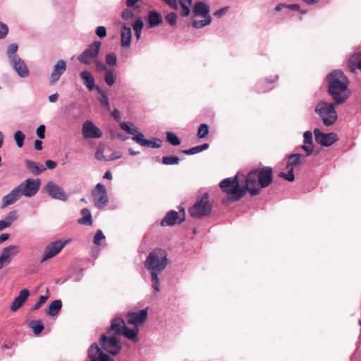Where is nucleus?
Here are the masks:
<instances>
[{"mask_svg": "<svg viewBox=\"0 0 361 361\" xmlns=\"http://www.w3.org/2000/svg\"><path fill=\"white\" fill-rule=\"evenodd\" d=\"M273 180V169L265 166L250 171L246 175L238 173L233 178H227L219 183L222 191L229 195L228 200L238 201L248 192L251 196L260 193Z\"/></svg>", "mask_w": 361, "mask_h": 361, "instance_id": "obj_1", "label": "nucleus"}, {"mask_svg": "<svg viewBox=\"0 0 361 361\" xmlns=\"http://www.w3.org/2000/svg\"><path fill=\"white\" fill-rule=\"evenodd\" d=\"M327 80L328 92L335 103H344L351 94L348 77L341 71H334L328 75Z\"/></svg>", "mask_w": 361, "mask_h": 361, "instance_id": "obj_2", "label": "nucleus"}, {"mask_svg": "<svg viewBox=\"0 0 361 361\" xmlns=\"http://www.w3.org/2000/svg\"><path fill=\"white\" fill-rule=\"evenodd\" d=\"M166 256L164 250L157 248L149 252L145 262V267L150 272L152 287L156 292L159 291L158 274L164 271L168 264Z\"/></svg>", "mask_w": 361, "mask_h": 361, "instance_id": "obj_3", "label": "nucleus"}, {"mask_svg": "<svg viewBox=\"0 0 361 361\" xmlns=\"http://www.w3.org/2000/svg\"><path fill=\"white\" fill-rule=\"evenodd\" d=\"M338 104L335 102L328 103L322 101L316 105L314 111L319 116L324 126H330L337 121L338 115L335 107Z\"/></svg>", "mask_w": 361, "mask_h": 361, "instance_id": "obj_4", "label": "nucleus"}, {"mask_svg": "<svg viewBox=\"0 0 361 361\" xmlns=\"http://www.w3.org/2000/svg\"><path fill=\"white\" fill-rule=\"evenodd\" d=\"M212 204L209 201V194L204 193L201 197L198 198L196 202L192 206L188 212L190 215L195 219H202L211 214Z\"/></svg>", "mask_w": 361, "mask_h": 361, "instance_id": "obj_5", "label": "nucleus"}, {"mask_svg": "<svg viewBox=\"0 0 361 361\" xmlns=\"http://www.w3.org/2000/svg\"><path fill=\"white\" fill-rule=\"evenodd\" d=\"M121 128L128 134L133 135V140L142 147H148L151 148H158L160 147L156 142L149 140L145 138L142 133H140L137 128H133L134 125L130 122H121L120 123Z\"/></svg>", "mask_w": 361, "mask_h": 361, "instance_id": "obj_6", "label": "nucleus"}, {"mask_svg": "<svg viewBox=\"0 0 361 361\" xmlns=\"http://www.w3.org/2000/svg\"><path fill=\"white\" fill-rule=\"evenodd\" d=\"M138 326H133V327L130 328L125 324L123 320L114 318V333L121 334L126 338L137 342L138 341Z\"/></svg>", "mask_w": 361, "mask_h": 361, "instance_id": "obj_7", "label": "nucleus"}, {"mask_svg": "<svg viewBox=\"0 0 361 361\" xmlns=\"http://www.w3.org/2000/svg\"><path fill=\"white\" fill-rule=\"evenodd\" d=\"M41 185L39 179H26L16 188L19 190L21 196L31 197L39 190Z\"/></svg>", "mask_w": 361, "mask_h": 361, "instance_id": "obj_8", "label": "nucleus"}, {"mask_svg": "<svg viewBox=\"0 0 361 361\" xmlns=\"http://www.w3.org/2000/svg\"><path fill=\"white\" fill-rule=\"evenodd\" d=\"M302 156L300 154H290L287 161L286 169L288 173L281 172L279 176L283 179L292 182L295 180V176L293 173V169L295 166L300 165L302 162Z\"/></svg>", "mask_w": 361, "mask_h": 361, "instance_id": "obj_9", "label": "nucleus"}, {"mask_svg": "<svg viewBox=\"0 0 361 361\" xmlns=\"http://www.w3.org/2000/svg\"><path fill=\"white\" fill-rule=\"evenodd\" d=\"M101 42L95 41L91 44L79 56L78 60L86 65L92 63L96 59L100 49Z\"/></svg>", "mask_w": 361, "mask_h": 361, "instance_id": "obj_10", "label": "nucleus"}, {"mask_svg": "<svg viewBox=\"0 0 361 361\" xmlns=\"http://www.w3.org/2000/svg\"><path fill=\"white\" fill-rule=\"evenodd\" d=\"M92 197L95 207L98 208H103L109 202L106 188L101 183L97 184L92 192Z\"/></svg>", "mask_w": 361, "mask_h": 361, "instance_id": "obj_11", "label": "nucleus"}, {"mask_svg": "<svg viewBox=\"0 0 361 361\" xmlns=\"http://www.w3.org/2000/svg\"><path fill=\"white\" fill-rule=\"evenodd\" d=\"M185 220V211L181 209L179 212L171 210L164 216L161 221V226H173L176 224H180Z\"/></svg>", "mask_w": 361, "mask_h": 361, "instance_id": "obj_12", "label": "nucleus"}, {"mask_svg": "<svg viewBox=\"0 0 361 361\" xmlns=\"http://www.w3.org/2000/svg\"><path fill=\"white\" fill-rule=\"evenodd\" d=\"M314 134L316 142L325 147L332 145L338 140L336 133H324L317 128L314 129Z\"/></svg>", "mask_w": 361, "mask_h": 361, "instance_id": "obj_13", "label": "nucleus"}, {"mask_svg": "<svg viewBox=\"0 0 361 361\" xmlns=\"http://www.w3.org/2000/svg\"><path fill=\"white\" fill-rule=\"evenodd\" d=\"M82 133L85 139H97L100 138L102 136L101 130L92 121L88 120L85 121L82 125Z\"/></svg>", "mask_w": 361, "mask_h": 361, "instance_id": "obj_14", "label": "nucleus"}, {"mask_svg": "<svg viewBox=\"0 0 361 361\" xmlns=\"http://www.w3.org/2000/svg\"><path fill=\"white\" fill-rule=\"evenodd\" d=\"M65 245V243L61 241H55L48 245L44 251L40 262L43 263L56 256L63 248Z\"/></svg>", "mask_w": 361, "mask_h": 361, "instance_id": "obj_15", "label": "nucleus"}, {"mask_svg": "<svg viewBox=\"0 0 361 361\" xmlns=\"http://www.w3.org/2000/svg\"><path fill=\"white\" fill-rule=\"evenodd\" d=\"M19 252L20 248L17 245H10L4 248L0 255V269L8 265Z\"/></svg>", "mask_w": 361, "mask_h": 361, "instance_id": "obj_16", "label": "nucleus"}, {"mask_svg": "<svg viewBox=\"0 0 361 361\" xmlns=\"http://www.w3.org/2000/svg\"><path fill=\"white\" fill-rule=\"evenodd\" d=\"M45 190L48 195L53 199H56L62 201H66L68 195L61 187L54 183L49 182L45 186Z\"/></svg>", "mask_w": 361, "mask_h": 361, "instance_id": "obj_17", "label": "nucleus"}, {"mask_svg": "<svg viewBox=\"0 0 361 361\" xmlns=\"http://www.w3.org/2000/svg\"><path fill=\"white\" fill-rule=\"evenodd\" d=\"M147 318V308L139 312H130L126 316L127 324L138 326L145 322Z\"/></svg>", "mask_w": 361, "mask_h": 361, "instance_id": "obj_18", "label": "nucleus"}, {"mask_svg": "<svg viewBox=\"0 0 361 361\" xmlns=\"http://www.w3.org/2000/svg\"><path fill=\"white\" fill-rule=\"evenodd\" d=\"M66 62L64 60H59L54 65L53 71L49 76V84L54 85L66 72Z\"/></svg>", "mask_w": 361, "mask_h": 361, "instance_id": "obj_19", "label": "nucleus"}, {"mask_svg": "<svg viewBox=\"0 0 361 361\" xmlns=\"http://www.w3.org/2000/svg\"><path fill=\"white\" fill-rule=\"evenodd\" d=\"M88 357L90 361H109V356L104 353L97 343L91 345L88 350Z\"/></svg>", "mask_w": 361, "mask_h": 361, "instance_id": "obj_20", "label": "nucleus"}, {"mask_svg": "<svg viewBox=\"0 0 361 361\" xmlns=\"http://www.w3.org/2000/svg\"><path fill=\"white\" fill-rule=\"evenodd\" d=\"M10 63L19 76L25 78L29 75L28 68L19 56L13 57V59L10 60Z\"/></svg>", "mask_w": 361, "mask_h": 361, "instance_id": "obj_21", "label": "nucleus"}, {"mask_svg": "<svg viewBox=\"0 0 361 361\" xmlns=\"http://www.w3.org/2000/svg\"><path fill=\"white\" fill-rule=\"evenodd\" d=\"M20 197L21 195L19 190L16 187L10 193L2 197L1 208L4 209L8 206L14 204Z\"/></svg>", "mask_w": 361, "mask_h": 361, "instance_id": "obj_22", "label": "nucleus"}, {"mask_svg": "<svg viewBox=\"0 0 361 361\" xmlns=\"http://www.w3.org/2000/svg\"><path fill=\"white\" fill-rule=\"evenodd\" d=\"M30 295V291L27 289H23L19 292L18 295L14 299L11 306V310L13 312L17 311L20 309L24 302L27 300Z\"/></svg>", "mask_w": 361, "mask_h": 361, "instance_id": "obj_23", "label": "nucleus"}, {"mask_svg": "<svg viewBox=\"0 0 361 361\" xmlns=\"http://www.w3.org/2000/svg\"><path fill=\"white\" fill-rule=\"evenodd\" d=\"M348 68L352 73L357 69L361 71V51L353 54L348 59Z\"/></svg>", "mask_w": 361, "mask_h": 361, "instance_id": "obj_24", "label": "nucleus"}, {"mask_svg": "<svg viewBox=\"0 0 361 361\" xmlns=\"http://www.w3.org/2000/svg\"><path fill=\"white\" fill-rule=\"evenodd\" d=\"M121 44L123 48H128L131 44L132 32L129 27L126 25L122 27L121 31Z\"/></svg>", "mask_w": 361, "mask_h": 361, "instance_id": "obj_25", "label": "nucleus"}, {"mask_svg": "<svg viewBox=\"0 0 361 361\" xmlns=\"http://www.w3.org/2000/svg\"><path fill=\"white\" fill-rule=\"evenodd\" d=\"M303 138L304 145L301 146V148L306 152L307 156H310L314 149L312 132L309 130L305 132Z\"/></svg>", "mask_w": 361, "mask_h": 361, "instance_id": "obj_26", "label": "nucleus"}, {"mask_svg": "<svg viewBox=\"0 0 361 361\" xmlns=\"http://www.w3.org/2000/svg\"><path fill=\"white\" fill-rule=\"evenodd\" d=\"M163 22V18L161 15L155 11H151L148 13L147 23L149 24V27H154Z\"/></svg>", "mask_w": 361, "mask_h": 361, "instance_id": "obj_27", "label": "nucleus"}, {"mask_svg": "<svg viewBox=\"0 0 361 361\" xmlns=\"http://www.w3.org/2000/svg\"><path fill=\"white\" fill-rule=\"evenodd\" d=\"M209 12V7L201 1L197 2L193 8V13L195 16H201L203 18H206V16H209L208 15Z\"/></svg>", "mask_w": 361, "mask_h": 361, "instance_id": "obj_28", "label": "nucleus"}, {"mask_svg": "<svg viewBox=\"0 0 361 361\" xmlns=\"http://www.w3.org/2000/svg\"><path fill=\"white\" fill-rule=\"evenodd\" d=\"M80 77L83 80L84 85L89 90L96 89L97 86L94 85V78L90 72L87 71H82L80 73Z\"/></svg>", "mask_w": 361, "mask_h": 361, "instance_id": "obj_29", "label": "nucleus"}, {"mask_svg": "<svg viewBox=\"0 0 361 361\" xmlns=\"http://www.w3.org/2000/svg\"><path fill=\"white\" fill-rule=\"evenodd\" d=\"M25 165L27 169L34 175H39L46 170V168L42 164L39 165L37 162L30 160H27Z\"/></svg>", "mask_w": 361, "mask_h": 361, "instance_id": "obj_30", "label": "nucleus"}, {"mask_svg": "<svg viewBox=\"0 0 361 361\" xmlns=\"http://www.w3.org/2000/svg\"><path fill=\"white\" fill-rule=\"evenodd\" d=\"M96 70L99 72L106 71L105 76V81L109 86L113 85V72L111 71H107L106 66L102 62H96Z\"/></svg>", "mask_w": 361, "mask_h": 361, "instance_id": "obj_31", "label": "nucleus"}, {"mask_svg": "<svg viewBox=\"0 0 361 361\" xmlns=\"http://www.w3.org/2000/svg\"><path fill=\"white\" fill-rule=\"evenodd\" d=\"M100 343L102 348L106 353L113 355V336L107 337L105 335H102Z\"/></svg>", "mask_w": 361, "mask_h": 361, "instance_id": "obj_32", "label": "nucleus"}, {"mask_svg": "<svg viewBox=\"0 0 361 361\" xmlns=\"http://www.w3.org/2000/svg\"><path fill=\"white\" fill-rule=\"evenodd\" d=\"M62 307V302L60 300L52 301L47 309V314L49 316H55L59 314Z\"/></svg>", "mask_w": 361, "mask_h": 361, "instance_id": "obj_33", "label": "nucleus"}, {"mask_svg": "<svg viewBox=\"0 0 361 361\" xmlns=\"http://www.w3.org/2000/svg\"><path fill=\"white\" fill-rule=\"evenodd\" d=\"M81 214L83 216L78 219V223L82 225L92 226L93 221L90 211L88 209L84 208L81 210Z\"/></svg>", "mask_w": 361, "mask_h": 361, "instance_id": "obj_34", "label": "nucleus"}, {"mask_svg": "<svg viewBox=\"0 0 361 361\" xmlns=\"http://www.w3.org/2000/svg\"><path fill=\"white\" fill-rule=\"evenodd\" d=\"M208 148L209 145L207 143H204L201 145L195 146L188 149L182 150V152L187 155H192L200 153L203 150L207 149Z\"/></svg>", "mask_w": 361, "mask_h": 361, "instance_id": "obj_35", "label": "nucleus"}, {"mask_svg": "<svg viewBox=\"0 0 361 361\" xmlns=\"http://www.w3.org/2000/svg\"><path fill=\"white\" fill-rule=\"evenodd\" d=\"M98 94H99L98 99L99 100L102 106L106 109L110 108V104L108 100V97L105 92H104L99 86L96 87Z\"/></svg>", "mask_w": 361, "mask_h": 361, "instance_id": "obj_36", "label": "nucleus"}, {"mask_svg": "<svg viewBox=\"0 0 361 361\" xmlns=\"http://www.w3.org/2000/svg\"><path fill=\"white\" fill-rule=\"evenodd\" d=\"M29 326L32 329L35 335H39L44 329L42 322L39 320L31 321L29 324Z\"/></svg>", "mask_w": 361, "mask_h": 361, "instance_id": "obj_37", "label": "nucleus"}, {"mask_svg": "<svg viewBox=\"0 0 361 361\" xmlns=\"http://www.w3.org/2000/svg\"><path fill=\"white\" fill-rule=\"evenodd\" d=\"M181 11L180 14L182 16H187L190 13V7L192 4V0H180L179 1Z\"/></svg>", "mask_w": 361, "mask_h": 361, "instance_id": "obj_38", "label": "nucleus"}, {"mask_svg": "<svg viewBox=\"0 0 361 361\" xmlns=\"http://www.w3.org/2000/svg\"><path fill=\"white\" fill-rule=\"evenodd\" d=\"M209 134V126L206 123H202L200 125L197 136L198 138H205Z\"/></svg>", "mask_w": 361, "mask_h": 361, "instance_id": "obj_39", "label": "nucleus"}, {"mask_svg": "<svg viewBox=\"0 0 361 361\" xmlns=\"http://www.w3.org/2000/svg\"><path fill=\"white\" fill-rule=\"evenodd\" d=\"M204 20H194L192 23V27L195 28H202L209 24H210L212 18L210 16H206V18H204Z\"/></svg>", "mask_w": 361, "mask_h": 361, "instance_id": "obj_40", "label": "nucleus"}, {"mask_svg": "<svg viewBox=\"0 0 361 361\" xmlns=\"http://www.w3.org/2000/svg\"><path fill=\"white\" fill-rule=\"evenodd\" d=\"M180 159L176 156H165L162 158V163L164 165L178 164Z\"/></svg>", "mask_w": 361, "mask_h": 361, "instance_id": "obj_41", "label": "nucleus"}, {"mask_svg": "<svg viewBox=\"0 0 361 361\" xmlns=\"http://www.w3.org/2000/svg\"><path fill=\"white\" fill-rule=\"evenodd\" d=\"M18 46L16 43L11 44L8 46L6 54L9 59V61L13 59V57H17L18 55L16 54L17 51Z\"/></svg>", "mask_w": 361, "mask_h": 361, "instance_id": "obj_42", "label": "nucleus"}, {"mask_svg": "<svg viewBox=\"0 0 361 361\" xmlns=\"http://www.w3.org/2000/svg\"><path fill=\"white\" fill-rule=\"evenodd\" d=\"M166 140L173 146H178L180 144V140L173 133H166Z\"/></svg>", "mask_w": 361, "mask_h": 361, "instance_id": "obj_43", "label": "nucleus"}, {"mask_svg": "<svg viewBox=\"0 0 361 361\" xmlns=\"http://www.w3.org/2000/svg\"><path fill=\"white\" fill-rule=\"evenodd\" d=\"M25 138V135L20 130L16 131L14 134V139L18 147H23Z\"/></svg>", "mask_w": 361, "mask_h": 361, "instance_id": "obj_44", "label": "nucleus"}, {"mask_svg": "<svg viewBox=\"0 0 361 361\" xmlns=\"http://www.w3.org/2000/svg\"><path fill=\"white\" fill-rule=\"evenodd\" d=\"M18 218V214L16 210L10 212L5 217L4 220L7 224L11 226L13 221L16 220Z\"/></svg>", "mask_w": 361, "mask_h": 361, "instance_id": "obj_45", "label": "nucleus"}, {"mask_svg": "<svg viewBox=\"0 0 361 361\" xmlns=\"http://www.w3.org/2000/svg\"><path fill=\"white\" fill-rule=\"evenodd\" d=\"M277 80V77H275L272 79L266 78L263 82L260 84V89L262 92H267V90H270L271 88H267V85L272 84L275 82Z\"/></svg>", "mask_w": 361, "mask_h": 361, "instance_id": "obj_46", "label": "nucleus"}, {"mask_svg": "<svg viewBox=\"0 0 361 361\" xmlns=\"http://www.w3.org/2000/svg\"><path fill=\"white\" fill-rule=\"evenodd\" d=\"M105 238V236L101 230H97L93 239L94 245L99 246L101 245V241Z\"/></svg>", "mask_w": 361, "mask_h": 361, "instance_id": "obj_47", "label": "nucleus"}, {"mask_svg": "<svg viewBox=\"0 0 361 361\" xmlns=\"http://www.w3.org/2000/svg\"><path fill=\"white\" fill-rule=\"evenodd\" d=\"M165 19L169 25L174 26L177 23V15L176 13L171 12L166 16Z\"/></svg>", "mask_w": 361, "mask_h": 361, "instance_id": "obj_48", "label": "nucleus"}, {"mask_svg": "<svg viewBox=\"0 0 361 361\" xmlns=\"http://www.w3.org/2000/svg\"><path fill=\"white\" fill-rule=\"evenodd\" d=\"M144 26V23L140 17L137 18L133 24V28L135 32H141Z\"/></svg>", "mask_w": 361, "mask_h": 361, "instance_id": "obj_49", "label": "nucleus"}, {"mask_svg": "<svg viewBox=\"0 0 361 361\" xmlns=\"http://www.w3.org/2000/svg\"><path fill=\"white\" fill-rule=\"evenodd\" d=\"M49 295H40L38 302L32 307V310H39L47 300Z\"/></svg>", "mask_w": 361, "mask_h": 361, "instance_id": "obj_50", "label": "nucleus"}, {"mask_svg": "<svg viewBox=\"0 0 361 361\" xmlns=\"http://www.w3.org/2000/svg\"><path fill=\"white\" fill-rule=\"evenodd\" d=\"M8 32V26L0 22V39H4L6 37Z\"/></svg>", "mask_w": 361, "mask_h": 361, "instance_id": "obj_51", "label": "nucleus"}, {"mask_svg": "<svg viewBox=\"0 0 361 361\" xmlns=\"http://www.w3.org/2000/svg\"><path fill=\"white\" fill-rule=\"evenodd\" d=\"M45 126L44 125H41L39 126L37 128V130H36V133L37 135V136L40 138V139H44L45 137Z\"/></svg>", "mask_w": 361, "mask_h": 361, "instance_id": "obj_52", "label": "nucleus"}, {"mask_svg": "<svg viewBox=\"0 0 361 361\" xmlns=\"http://www.w3.org/2000/svg\"><path fill=\"white\" fill-rule=\"evenodd\" d=\"M134 16V13L132 11L130 10H125L123 13H122V18L124 19V20H130L133 18Z\"/></svg>", "mask_w": 361, "mask_h": 361, "instance_id": "obj_53", "label": "nucleus"}, {"mask_svg": "<svg viewBox=\"0 0 361 361\" xmlns=\"http://www.w3.org/2000/svg\"><path fill=\"white\" fill-rule=\"evenodd\" d=\"M96 34L98 37L103 38L106 36V28L103 26H99L96 29Z\"/></svg>", "mask_w": 361, "mask_h": 361, "instance_id": "obj_54", "label": "nucleus"}, {"mask_svg": "<svg viewBox=\"0 0 361 361\" xmlns=\"http://www.w3.org/2000/svg\"><path fill=\"white\" fill-rule=\"evenodd\" d=\"M164 2L173 9H178V2L176 0H164Z\"/></svg>", "mask_w": 361, "mask_h": 361, "instance_id": "obj_55", "label": "nucleus"}, {"mask_svg": "<svg viewBox=\"0 0 361 361\" xmlns=\"http://www.w3.org/2000/svg\"><path fill=\"white\" fill-rule=\"evenodd\" d=\"M228 9V7H224L223 8L219 9V10L215 11L214 15L216 16H221L224 15L226 13Z\"/></svg>", "mask_w": 361, "mask_h": 361, "instance_id": "obj_56", "label": "nucleus"}, {"mask_svg": "<svg viewBox=\"0 0 361 361\" xmlns=\"http://www.w3.org/2000/svg\"><path fill=\"white\" fill-rule=\"evenodd\" d=\"M45 164L49 169H54L56 167V163L52 160H47Z\"/></svg>", "mask_w": 361, "mask_h": 361, "instance_id": "obj_57", "label": "nucleus"}, {"mask_svg": "<svg viewBox=\"0 0 361 361\" xmlns=\"http://www.w3.org/2000/svg\"><path fill=\"white\" fill-rule=\"evenodd\" d=\"M103 151L100 149H98L95 153V157L99 160H106L104 156L102 154Z\"/></svg>", "mask_w": 361, "mask_h": 361, "instance_id": "obj_58", "label": "nucleus"}, {"mask_svg": "<svg viewBox=\"0 0 361 361\" xmlns=\"http://www.w3.org/2000/svg\"><path fill=\"white\" fill-rule=\"evenodd\" d=\"M121 350V345L118 343L116 336H114V356Z\"/></svg>", "mask_w": 361, "mask_h": 361, "instance_id": "obj_59", "label": "nucleus"}, {"mask_svg": "<svg viewBox=\"0 0 361 361\" xmlns=\"http://www.w3.org/2000/svg\"><path fill=\"white\" fill-rule=\"evenodd\" d=\"M35 148L37 150H42V142L39 140H36L35 141Z\"/></svg>", "mask_w": 361, "mask_h": 361, "instance_id": "obj_60", "label": "nucleus"}, {"mask_svg": "<svg viewBox=\"0 0 361 361\" xmlns=\"http://www.w3.org/2000/svg\"><path fill=\"white\" fill-rule=\"evenodd\" d=\"M106 63L110 66H113V53L106 55Z\"/></svg>", "mask_w": 361, "mask_h": 361, "instance_id": "obj_61", "label": "nucleus"}, {"mask_svg": "<svg viewBox=\"0 0 361 361\" xmlns=\"http://www.w3.org/2000/svg\"><path fill=\"white\" fill-rule=\"evenodd\" d=\"M58 97H59V94L57 93H55L54 94H51V95H49V101L50 102H56L58 99Z\"/></svg>", "mask_w": 361, "mask_h": 361, "instance_id": "obj_62", "label": "nucleus"}, {"mask_svg": "<svg viewBox=\"0 0 361 361\" xmlns=\"http://www.w3.org/2000/svg\"><path fill=\"white\" fill-rule=\"evenodd\" d=\"M287 8H290L293 11H299L300 10V5L295 4H287Z\"/></svg>", "mask_w": 361, "mask_h": 361, "instance_id": "obj_63", "label": "nucleus"}, {"mask_svg": "<svg viewBox=\"0 0 361 361\" xmlns=\"http://www.w3.org/2000/svg\"><path fill=\"white\" fill-rule=\"evenodd\" d=\"M9 238V234L3 233L0 235V244L3 243L4 241L8 240Z\"/></svg>", "mask_w": 361, "mask_h": 361, "instance_id": "obj_64", "label": "nucleus"}]
</instances>
